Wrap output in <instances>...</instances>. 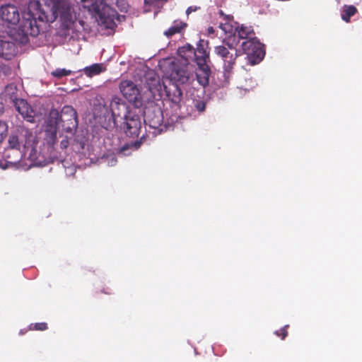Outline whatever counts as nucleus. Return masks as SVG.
<instances>
[{"instance_id":"1","label":"nucleus","mask_w":362,"mask_h":362,"mask_svg":"<svg viewBox=\"0 0 362 362\" xmlns=\"http://www.w3.org/2000/svg\"><path fill=\"white\" fill-rule=\"evenodd\" d=\"M177 53L183 59V65L181 66L177 62H173L170 78L171 82L177 84H185L189 78V73L187 71L189 58L194 55V60L197 66L196 76L199 83L206 86L209 83V77L211 70L209 66V49L208 42L199 40L197 48L192 45H187L180 47Z\"/></svg>"},{"instance_id":"2","label":"nucleus","mask_w":362,"mask_h":362,"mask_svg":"<svg viewBox=\"0 0 362 362\" xmlns=\"http://www.w3.org/2000/svg\"><path fill=\"white\" fill-rule=\"evenodd\" d=\"M47 121L50 125H54L59 129L70 134H73L78 127L77 112L70 105H65L60 112L55 109L51 110Z\"/></svg>"},{"instance_id":"3","label":"nucleus","mask_w":362,"mask_h":362,"mask_svg":"<svg viewBox=\"0 0 362 362\" xmlns=\"http://www.w3.org/2000/svg\"><path fill=\"white\" fill-rule=\"evenodd\" d=\"M214 53L223 60L225 71L230 73L240 54L238 50V40L235 37H226L222 45L214 47Z\"/></svg>"},{"instance_id":"4","label":"nucleus","mask_w":362,"mask_h":362,"mask_svg":"<svg viewBox=\"0 0 362 362\" xmlns=\"http://www.w3.org/2000/svg\"><path fill=\"white\" fill-rule=\"evenodd\" d=\"M40 7L39 1H30L28 6V13L23 16L19 28L25 36L26 41L28 35L36 37L40 33V27L37 23V18H41Z\"/></svg>"},{"instance_id":"5","label":"nucleus","mask_w":362,"mask_h":362,"mask_svg":"<svg viewBox=\"0 0 362 362\" xmlns=\"http://www.w3.org/2000/svg\"><path fill=\"white\" fill-rule=\"evenodd\" d=\"M89 11L93 13L100 24L106 28L112 29L115 25V19L117 11L109 6L103 0H95L89 7Z\"/></svg>"},{"instance_id":"6","label":"nucleus","mask_w":362,"mask_h":362,"mask_svg":"<svg viewBox=\"0 0 362 362\" xmlns=\"http://www.w3.org/2000/svg\"><path fill=\"white\" fill-rule=\"evenodd\" d=\"M21 136H24V144L23 145V156H28V158L34 163H40V156H45L43 151H39L37 148L38 140L36 135L29 129H23Z\"/></svg>"},{"instance_id":"7","label":"nucleus","mask_w":362,"mask_h":362,"mask_svg":"<svg viewBox=\"0 0 362 362\" xmlns=\"http://www.w3.org/2000/svg\"><path fill=\"white\" fill-rule=\"evenodd\" d=\"M242 48L251 65L259 63L265 55L264 45L256 37L243 42Z\"/></svg>"},{"instance_id":"8","label":"nucleus","mask_w":362,"mask_h":362,"mask_svg":"<svg viewBox=\"0 0 362 362\" xmlns=\"http://www.w3.org/2000/svg\"><path fill=\"white\" fill-rule=\"evenodd\" d=\"M119 90L124 98L134 106L139 107L142 105V97L137 85L129 80L122 81L119 86Z\"/></svg>"},{"instance_id":"9","label":"nucleus","mask_w":362,"mask_h":362,"mask_svg":"<svg viewBox=\"0 0 362 362\" xmlns=\"http://www.w3.org/2000/svg\"><path fill=\"white\" fill-rule=\"evenodd\" d=\"M118 126L124 129L127 136L134 137L139 134L141 122L139 116L131 112Z\"/></svg>"},{"instance_id":"10","label":"nucleus","mask_w":362,"mask_h":362,"mask_svg":"<svg viewBox=\"0 0 362 362\" xmlns=\"http://www.w3.org/2000/svg\"><path fill=\"white\" fill-rule=\"evenodd\" d=\"M110 110L114 124L117 126L132 111L129 106L119 98L115 97L110 103Z\"/></svg>"},{"instance_id":"11","label":"nucleus","mask_w":362,"mask_h":362,"mask_svg":"<svg viewBox=\"0 0 362 362\" xmlns=\"http://www.w3.org/2000/svg\"><path fill=\"white\" fill-rule=\"evenodd\" d=\"M144 120L151 127L156 129L163 122L162 111L156 105L146 107L144 110Z\"/></svg>"},{"instance_id":"12","label":"nucleus","mask_w":362,"mask_h":362,"mask_svg":"<svg viewBox=\"0 0 362 362\" xmlns=\"http://www.w3.org/2000/svg\"><path fill=\"white\" fill-rule=\"evenodd\" d=\"M23 157L21 148H6L3 153V160L0 161L1 168L6 169L16 165Z\"/></svg>"},{"instance_id":"13","label":"nucleus","mask_w":362,"mask_h":362,"mask_svg":"<svg viewBox=\"0 0 362 362\" xmlns=\"http://www.w3.org/2000/svg\"><path fill=\"white\" fill-rule=\"evenodd\" d=\"M1 18L13 25L17 24L20 21V13L18 8L12 4H6L0 8Z\"/></svg>"},{"instance_id":"14","label":"nucleus","mask_w":362,"mask_h":362,"mask_svg":"<svg viewBox=\"0 0 362 362\" xmlns=\"http://www.w3.org/2000/svg\"><path fill=\"white\" fill-rule=\"evenodd\" d=\"M16 110L22 117L30 123L35 122V113L30 105L24 99H19L13 103Z\"/></svg>"},{"instance_id":"15","label":"nucleus","mask_w":362,"mask_h":362,"mask_svg":"<svg viewBox=\"0 0 362 362\" xmlns=\"http://www.w3.org/2000/svg\"><path fill=\"white\" fill-rule=\"evenodd\" d=\"M47 120V124L45 130L44 145L47 146V153L52 154L54 145L57 143V133L59 129L54 125H50Z\"/></svg>"},{"instance_id":"16","label":"nucleus","mask_w":362,"mask_h":362,"mask_svg":"<svg viewBox=\"0 0 362 362\" xmlns=\"http://www.w3.org/2000/svg\"><path fill=\"white\" fill-rule=\"evenodd\" d=\"M227 37H235L236 40H238V46L240 44V40L241 39L247 40H250L253 37H255V33L252 26L241 25H238L235 28L234 33L233 35H229Z\"/></svg>"},{"instance_id":"17","label":"nucleus","mask_w":362,"mask_h":362,"mask_svg":"<svg viewBox=\"0 0 362 362\" xmlns=\"http://www.w3.org/2000/svg\"><path fill=\"white\" fill-rule=\"evenodd\" d=\"M164 90L168 98L173 103L178 104L182 96V92L177 83H170L168 86H164Z\"/></svg>"},{"instance_id":"18","label":"nucleus","mask_w":362,"mask_h":362,"mask_svg":"<svg viewBox=\"0 0 362 362\" xmlns=\"http://www.w3.org/2000/svg\"><path fill=\"white\" fill-rule=\"evenodd\" d=\"M2 97L5 100H9L13 103L18 100L20 98H18V88L16 84L14 83L8 84L2 93Z\"/></svg>"},{"instance_id":"19","label":"nucleus","mask_w":362,"mask_h":362,"mask_svg":"<svg viewBox=\"0 0 362 362\" xmlns=\"http://www.w3.org/2000/svg\"><path fill=\"white\" fill-rule=\"evenodd\" d=\"M25 127H20L18 129V134H11L8 138V146L6 148H21L24 144V136H21V131Z\"/></svg>"},{"instance_id":"20","label":"nucleus","mask_w":362,"mask_h":362,"mask_svg":"<svg viewBox=\"0 0 362 362\" xmlns=\"http://www.w3.org/2000/svg\"><path fill=\"white\" fill-rule=\"evenodd\" d=\"M358 12V9L354 5H344L342 7L341 17L346 23L350 22L351 17L354 16Z\"/></svg>"},{"instance_id":"21","label":"nucleus","mask_w":362,"mask_h":362,"mask_svg":"<svg viewBox=\"0 0 362 362\" xmlns=\"http://www.w3.org/2000/svg\"><path fill=\"white\" fill-rule=\"evenodd\" d=\"M105 70L103 64H93L89 66H86L83 69L84 74L88 76L92 77L98 75Z\"/></svg>"},{"instance_id":"22","label":"nucleus","mask_w":362,"mask_h":362,"mask_svg":"<svg viewBox=\"0 0 362 362\" xmlns=\"http://www.w3.org/2000/svg\"><path fill=\"white\" fill-rule=\"evenodd\" d=\"M187 26V24L182 21H175L173 25L165 31L167 37H171L176 33H180Z\"/></svg>"},{"instance_id":"23","label":"nucleus","mask_w":362,"mask_h":362,"mask_svg":"<svg viewBox=\"0 0 362 362\" xmlns=\"http://www.w3.org/2000/svg\"><path fill=\"white\" fill-rule=\"evenodd\" d=\"M143 139H144V136H141L140 140L135 141H132L130 143H128V144H125L121 148V151H124L127 149H129L130 148H134V150H137L139 148H140V146H141V145L142 144Z\"/></svg>"},{"instance_id":"24","label":"nucleus","mask_w":362,"mask_h":362,"mask_svg":"<svg viewBox=\"0 0 362 362\" xmlns=\"http://www.w3.org/2000/svg\"><path fill=\"white\" fill-rule=\"evenodd\" d=\"M71 74V71L70 70L65 69H57L51 73L52 76L57 78H61L63 76H69Z\"/></svg>"},{"instance_id":"25","label":"nucleus","mask_w":362,"mask_h":362,"mask_svg":"<svg viewBox=\"0 0 362 362\" xmlns=\"http://www.w3.org/2000/svg\"><path fill=\"white\" fill-rule=\"evenodd\" d=\"M29 329L30 330L45 331L48 329V326L46 322H37L30 324Z\"/></svg>"},{"instance_id":"26","label":"nucleus","mask_w":362,"mask_h":362,"mask_svg":"<svg viewBox=\"0 0 362 362\" xmlns=\"http://www.w3.org/2000/svg\"><path fill=\"white\" fill-rule=\"evenodd\" d=\"M9 45V42L0 40V57H6L8 53L4 49L6 47H8Z\"/></svg>"},{"instance_id":"27","label":"nucleus","mask_w":362,"mask_h":362,"mask_svg":"<svg viewBox=\"0 0 362 362\" xmlns=\"http://www.w3.org/2000/svg\"><path fill=\"white\" fill-rule=\"evenodd\" d=\"M7 132V125L5 122L0 121V143L3 141Z\"/></svg>"},{"instance_id":"28","label":"nucleus","mask_w":362,"mask_h":362,"mask_svg":"<svg viewBox=\"0 0 362 362\" xmlns=\"http://www.w3.org/2000/svg\"><path fill=\"white\" fill-rule=\"evenodd\" d=\"M289 327V325H286L284 327H282L279 331H276L275 334L278 337H281V339H284L287 335H288V331L287 329Z\"/></svg>"},{"instance_id":"29","label":"nucleus","mask_w":362,"mask_h":362,"mask_svg":"<svg viewBox=\"0 0 362 362\" xmlns=\"http://www.w3.org/2000/svg\"><path fill=\"white\" fill-rule=\"evenodd\" d=\"M195 107L199 112H204L206 109V103L202 100H197Z\"/></svg>"},{"instance_id":"30","label":"nucleus","mask_w":362,"mask_h":362,"mask_svg":"<svg viewBox=\"0 0 362 362\" xmlns=\"http://www.w3.org/2000/svg\"><path fill=\"white\" fill-rule=\"evenodd\" d=\"M69 141L67 136L63 139L60 142V146L62 149H65L69 146Z\"/></svg>"},{"instance_id":"31","label":"nucleus","mask_w":362,"mask_h":362,"mask_svg":"<svg viewBox=\"0 0 362 362\" xmlns=\"http://www.w3.org/2000/svg\"><path fill=\"white\" fill-rule=\"evenodd\" d=\"M198 8H199V7H197V6H189L187 11H186V13L187 15H189V13H191L193 11H196Z\"/></svg>"},{"instance_id":"32","label":"nucleus","mask_w":362,"mask_h":362,"mask_svg":"<svg viewBox=\"0 0 362 362\" xmlns=\"http://www.w3.org/2000/svg\"><path fill=\"white\" fill-rule=\"evenodd\" d=\"M117 158H115V156H112L111 158V165H113L115 164H116L117 163Z\"/></svg>"},{"instance_id":"33","label":"nucleus","mask_w":362,"mask_h":362,"mask_svg":"<svg viewBox=\"0 0 362 362\" xmlns=\"http://www.w3.org/2000/svg\"><path fill=\"white\" fill-rule=\"evenodd\" d=\"M214 31H215V30H214V28H213V27L210 26V27H209V28H208V33H209V34H213V33H214Z\"/></svg>"},{"instance_id":"34","label":"nucleus","mask_w":362,"mask_h":362,"mask_svg":"<svg viewBox=\"0 0 362 362\" xmlns=\"http://www.w3.org/2000/svg\"><path fill=\"white\" fill-rule=\"evenodd\" d=\"M4 112V105L0 103V115Z\"/></svg>"}]
</instances>
